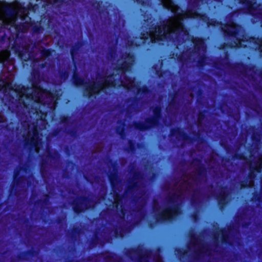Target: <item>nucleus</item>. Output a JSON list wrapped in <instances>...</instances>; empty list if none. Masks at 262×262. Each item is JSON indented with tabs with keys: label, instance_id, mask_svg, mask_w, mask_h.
<instances>
[{
	"label": "nucleus",
	"instance_id": "47",
	"mask_svg": "<svg viewBox=\"0 0 262 262\" xmlns=\"http://www.w3.org/2000/svg\"><path fill=\"white\" fill-rule=\"evenodd\" d=\"M2 89H3L4 92H6L7 90H13V86L11 83H7L4 86L0 84V90H1Z\"/></svg>",
	"mask_w": 262,
	"mask_h": 262
},
{
	"label": "nucleus",
	"instance_id": "29",
	"mask_svg": "<svg viewBox=\"0 0 262 262\" xmlns=\"http://www.w3.org/2000/svg\"><path fill=\"white\" fill-rule=\"evenodd\" d=\"M4 10L8 17H14L15 19L17 18L18 12L16 9L9 6H5L4 8Z\"/></svg>",
	"mask_w": 262,
	"mask_h": 262
},
{
	"label": "nucleus",
	"instance_id": "28",
	"mask_svg": "<svg viewBox=\"0 0 262 262\" xmlns=\"http://www.w3.org/2000/svg\"><path fill=\"white\" fill-rule=\"evenodd\" d=\"M102 3V1L98 0H95L91 3V6L95 9L99 15L103 14L105 11V10L107 9V7L103 9L102 8L101 5Z\"/></svg>",
	"mask_w": 262,
	"mask_h": 262
},
{
	"label": "nucleus",
	"instance_id": "58",
	"mask_svg": "<svg viewBox=\"0 0 262 262\" xmlns=\"http://www.w3.org/2000/svg\"><path fill=\"white\" fill-rule=\"evenodd\" d=\"M10 26L9 21L6 20H3L1 24V28H8Z\"/></svg>",
	"mask_w": 262,
	"mask_h": 262
},
{
	"label": "nucleus",
	"instance_id": "26",
	"mask_svg": "<svg viewBox=\"0 0 262 262\" xmlns=\"http://www.w3.org/2000/svg\"><path fill=\"white\" fill-rule=\"evenodd\" d=\"M178 95V92H175L172 94H170L169 96L171 99L168 103V107H167V112H170L173 109L176 108V106L178 104V102L176 100V98Z\"/></svg>",
	"mask_w": 262,
	"mask_h": 262
},
{
	"label": "nucleus",
	"instance_id": "56",
	"mask_svg": "<svg viewBox=\"0 0 262 262\" xmlns=\"http://www.w3.org/2000/svg\"><path fill=\"white\" fill-rule=\"evenodd\" d=\"M233 158L238 160L245 159L246 158L242 153H235L233 156Z\"/></svg>",
	"mask_w": 262,
	"mask_h": 262
},
{
	"label": "nucleus",
	"instance_id": "33",
	"mask_svg": "<svg viewBox=\"0 0 262 262\" xmlns=\"http://www.w3.org/2000/svg\"><path fill=\"white\" fill-rule=\"evenodd\" d=\"M37 253L36 251L35 250L31 249L26 251L22 252L17 256V258L19 260H25L26 259L25 257H33L36 255Z\"/></svg>",
	"mask_w": 262,
	"mask_h": 262
},
{
	"label": "nucleus",
	"instance_id": "57",
	"mask_svg": "<svg viewBox=\"0 0 262 262\" xmlns=\"http://www.w3.org/2000/svg\"><path fill=\"white\" fill-rule=\"evenodd\" d=\"M189 236L190 239L192 241H197L198 239V236H196V234L193 231H191V232H189Z\"/></svg>",
	"mask_w": 262,
	"mask_h": 262
},
{
	"label": "nucleus",
	"instance_id": "18",
	"mask_svg": "<svg viewBox=\"0 0 262 262\" xmlns=\"http://www.w3.org/2000/svg\"><path fill=\"white\" fill-rule=\"evenodd\" d=\"M100 254L105 262H121L122 260L121 256L110 250H105Z\"/></svg>",
	"mask_w": 262,
	"mask_h": 262
},
{
	"label": "nucleus",
	"instance_id": "14",
	"mask_svg": "<svg viewBox=\"0 0 262 262\" xmlns=\"http://www.w3.org/2000/svg\"><path fill=\"white\" fill-rule=\"evenodd\" d=\"M132 177L128 181V185L127 186L125 192H133L139 187L138 180L142 178V174L139 171L134 170L132 172Z\"/></svg>",
	"mask_w": 262,
	"mask_h": 262
},
{
	"label": "nucleus",
	"instance_id": "48",
	"mask_svg": "<svg viewBox=\"0 0 262 262\" xmlns=\"http://www.w3.org/2000/svg\"><path fill=\"white\" fill-rule=\"evenodd\" d=\"M70 119L69 116L63 115L60 118V122L64 124H68L70 122Z\"/></svg>",
	"mask_w": 262,
	"mask_h": 262
},
{
	"label": "nucleus",
	"instance_id": "8",
	"mask_svg": "<svg viewBox=\"0 0 262 262\" xmlns=\"http://www.w3.org/2000/svg\"><path fill=\"white\" fill-rule=\"evenodd\" d=\"M206 39L201 36H192L191 42L193 45V48H189L187 52L190 54L199 55L206 50Z\"/></svg>",
	"mask_w": 262,
	"mask_h": 262
},
{
	"label": "nucleus",
	"instance_id": "27",
	"mask_svg": "<svg viewBox=\"0 0 262 262\" xmlns=\"http://www.w3.org/2000/svg\"><path fill=\"white\" fill-rule=\"evenodd\" d=\"M262 156L260 159H259V161H257L254 167L250 166V172L249 173V177L250 178H254L255 177V174L254 173L253 171L255 170L257 172H260L261 169L262 168Z\"/></svg>",
	"mask_w": 262,
	"mask_h": 262
},
{
	"label": "nucleus",
	"instance_id": "62",
	"mask_svg": "<svg viewBox=\"0 0 262 262\" xmlns=\"http://www.w3.org/2000/svg\"><path fill=\"white\" fill-rule=\"evenodd\" d=\"M6 34L4 33L3 35L0 36V43L1 44H4L6 39Z\"/></svg>",
	"mask_w": 262,
	"mask_h": 262
},
{
	"label": "nucleus",
	"instance_id": "24",
	"mask_svg": "<svg viewBox=\"0 0 262 262\" xmlns=\"http://www.w3.org/2000/svg\"><path fill=\"white\" fill-rule=\"evenodd\" d=\"M30 23H31V21H26L18 24H15V21L14 20L13 21V24L15 25V29L16 31L18 32H25L27 31L30 27Z\"/></svg>",
	"mask_w": 262,
	"mask_h": 262
},
{
	"label": "nucleus",
	"instance_id": "17",
	"mask_svg": "<svg viewBox=\"0 0 262 262\" xmlns=\"http://www.w3.org/2000/svg\"><path fill=\"white\" fill-rule=\"evenodd\" d=\"M33 136L30 139L25 138L24 140V145H29L32 147L39 149V132L36 126H34L32 129Z\"/></svg>",
	"mask_w": 262,
	"mask_h": 262
},
{
	"label": "nucleus",
	"instance_id": "53",
	"mask_svg": "<svg viewBox=\"0 0 262 262\" xmlns=\"http://www.w3.org/2000/svg\"><path fill=\"white\" fill-rule=\"evenodd\" d=\"M64 3V0H53V5L58 8H61Z\"/></svg>",
	"mask_w": 262,
	"mask_h": 262
},
{
	"label": "nucleus",
	"instance_id": "16",
	"mask_svg": "<svg viewBox=\"0 0 262 262\" xmlns=\"http://www.w3.org/2000/svg\"><path fill=\"white\" fill-rule=\"evenodd\" d=\"M143 252V245L140 244L137 248H130L126 249L124 254L131 259H133L134 255L137 254L138 256L139 262H142V259L143 258V255H142Z\"/></svg>",
	"mask_w": 262,
	"mask_h": 262
},
{
	"label": "nucleus",
	"instance_id": "13",
	"mask_svg": "<svg viewBox=\"0 0 262 262\" xmlns=\"http://www.w3.org/2000/svg\"><path fill=\"white\" fill-rule=\"evenodd\" d=\"M111 166L113 168V172L108 174V179L110 183L111 188L113 191L117 190V184L120 182L117 170V163L116 161H113L112 159L110 160Z\"/></svg>",
	"mask_w": 262,
	"mask_h": 262
},
{
	"label": "nucleus",
	"instance_id": "19",
	"mask_svg": "<svg viewBox=\"0 0 262 262\" xmlns=\"http://www.w3.org/2000/svg\"><path fill=\"white\" fill-rule=\"evenodd\" d=\"M228 195V191L225 187H221V191L215 198L217 201V204L221 210H222L227 205V197Z\"/></svg>",
	"mask_w": 262,
	"mask_h": 262
},
{
	"label": "nucleus",
	"instance_id": "36",
	"mask_svg": "<svg viewBox=\"0 0 262 262\" xmlns=\"http://www.w3.org/2000/svg\"><path fill=\"white\" fill-rule=\"evenodd\" d=\"M48 165V160L46 159H42L40 163V173L42 177H44L47 173L46 167Z\"/></svg>",
	"mask_w": 262,
	"mask_h": 262
},
{
	"label": "nucleus",
	"instance_id": "2",
	"mask_svg": "<svg viewBox=\"0 0 262 262\" xmlns=\"http://www.w3.org/2000/svg\"><path fill=\"white\" fill-rule=\"evenodd\" d=\"M98 71L96 72V79L94 82L90 80L85 81V79L79 76L78 73L74 72L72 76V83L76 87L83 86V92L85 96L91 98L94 95H97L101 90V84L98 83Z\"/></svg>",
	"mask_w": 262,
	"mask_h": 262
},
{
	"label": "nucleus",
	"instance_id": "22",
	"mask_svg": "<svg viewBox=\"0 0 262 262\" xmlns=\"http://www.w3.org/2000/svg\"><path fill=\"white\" fill-rule=\"evenodd\" d=\"M30 27H31V34L33 36L41 35L44 31V28L41 25V21L36 22L31 21Z\"/></svg>",
	"mask_w": 262,
	"mask_h": 262
},
{
	"label": "nucleus",
	"instance_id": "54",
	"mask_svg": "<svg viewBox=\"0 0 262 262\" xmlns=\"http://www.w3.org/2000/svg\"><path fill=\"white\" fill-rule=\"evenodd\" d=\"M152 210L153 211H157L160 209V206L159 205V203L156 200H153V204H152Z\"/></svg>",
	"mask_w": 262,
	"mask_h": 262
},
{
	"label": "nucleus",
	"instance_id": "11",
	"mask_svg": "<svg viewBox=\"0 0 262 262\" xmlns=\"http://www.w3.org/2000/svg\"><path fill=\"white\" fill-rule=\"evenodd\" d=\"M238 1L240 4L245 6L246 10V11L245 12V13L254 16L255 15L254 12L258 11V15L262 17V8H260L261 6V4H257L255 2H254L251 0Z\"/></svg>",
	"mask_w": 262,
	"mask_h": 262
},
{
	"label": "nucleus",
	"instance_id": "15",
	"mask_svg": "<svg viewBox=\"0 0 262 262\" xmlns=\"http://www.w3.org/2000/svg\"><path fill=\"white\" fill-rule=\"evenodd\" d=\"M134 60V54L130 52H122L119 57V61L121 63H112L111 66H135L133 62Z\"/></svg>",
	"mask_w": 262,
	"mask_h": 262
},
{
	"label": "nucleus",
	"instance_id": "41",
	"mask_svg": "<svg viewBox=\"0 0 262 262\" xmlns=\"http://www.w3.org/2000/svg\"><path fill=\"white\" fill-rule=\"evenodd\" d=\"M200 193V190L198 189H195L193 190V194L191 195L190 202L193 205L197 202L198 194Z\"/></svg>",
	"mask_w": 262,
	"mask_h": 262
},
{
	"label": "nucleus",
	"instance_id": "46",
	"mask_svg": "<svg viewBox=\"0 0 262 262\" xmlns=\"http://www.w3.org/2000/svg\"><path fill=\"white\" fill-rule=\"evenodd\" d=\"M32 76L33 79L32 85L34 86L35 83H37L36 79H38V78L39 77V73L37 71H33L32 73Z\"/></svg>",
	"mask_w": 262,
	"mask_h": 262
},
{
	"label": "nucleus",
	"instance_id": "45",
	"mask_svg": "<svg viewBox=\"0 0 262 262\" xmlns=\"http://www.w3.org/2000/svg\"><path fill=\"white\" fill-rule=\"evenodd\" d=\"M137 94H146L149 92V90L146 85H144L142 88L137 89Z\"/></svg>",
	"mask_w": 262,
	"mask_h": 262
},
{
	"label": "nucleus",
	"instance_id": "55",
	"mask_svg": "<svg viewBox=\"0 0 262 262\" xmlns=\"http://www.w3.org/2000/svg\"><path fill=\"white\" fill-rule=\"evenodd\" d=\"M43 91L48 95L49 97L52 98L53 100H54L56 97L55 94L53 92H51L50 90H47L46 89H44Z\"/></svg>",
	"mask_w": 262,
	"mask_h": 262
},
{
	"label": "nucleus",
	"instance_id": "3",
	"mask_svg": "<svg viewBox=\"0 0 262 262\" xmlns=\"http://www.w3.org/2000/svg\"><path fill=\"white\" fill-rule=\"evenodd\" d=\"M151 110L153 115L146 118L144 122L140 121L134 122V126L136 130L144 132L150 130L160 125V121L162 118L161 106L157 105L152 107Z\"/></svg>",
	"mask_w": 262,
	"mask_h": 262
},
{
	"label": "nucleus",
	"instance_id": "30",
	"mask_svg": "<svg viewBox=\"0 0 262 262\" xmlns=\"http://www.w3.org/2000/svg\"><path fill=\"white\" fill-rule=\"evenodd\" d=\"M196 66H258L256 63H244L243 62H236L235 63H227L225 64H217L216 63L210 64V63H199L196 64ZM259 66H262V64H260Z\"/></svg>",
	"mask_w": 262,
	"mask_h": 262
},
{
	"label": "nucleus",
	"instance_id": "40",
	"mask_svg": "<svg viewBox=\"0 0 262 262\" xmlns=\"http://www.w3.org/2000/svg\"><path fill=\"white\" fill-rule=\"evenodd\" d=\"M207 111L205 110H202L199 112L198 114V124H201L206 118V113Z\"/></svg>",
	"mask_w": 262,
	"mask_h": 262
},
{
	"label": "nucleus",
	"instance_id": "64",
	"mask_svg": "<svg viewBox=\"0 0 262 262\" xmlns=\"http://www.w3.org/2000/svg\"><path fill=\"white\" fill-rule=\"evenodd\" d=\"M104 83L107 85H112L114 82L112 80L105 79Z\"/></svg>",
	"mask_w": 262,
	"mask_h": 262
},
{
	"label": "nucleus",
	"instance_id": "43",
	"mask_svg": "<svg viewBox=\"0 0 262 262\" xmlns=\"http://www.w3.org/2000/svg\"><path fill=\"white\" fill-rule=\"evenodd\" d=\"M261 199L262 196L260 193L254 192L253 193V196L251 200L253 202L260 203L261 202Z\"/></svg>",
	"mask_w": 262,
	"mask_h": 262
},
{
	"label": "nucleus",
	"instance_id": "23",
	"mask_svg": "<svg viewBox=\"0 0 262 262\" xmlns=\"http://www.w3.org/2000/svg\"><path fill=\"white\" fill-rule=\"evenodd\" d=\"M11 50L15 55L20 58V57H22L23 53L24 52V46L23 47V50H21L20 44L18 43L17 42V40L15 39L12 44Z\"/></svg>",
	"mask_w": 262,
	"mask_h": 262
},
{
	"label": "nucleus",
	"instance_id": "63",
	"mask_svg": "<svg viewBox=\"0 0 262 262\" xmlns=\"http://www.w3.org/2000/svg\"><path fill=\"white\" fill-rule=\"evenodd\" d=\"M240 186L241 188H246L248 187V185L246 181H243L241 182Z\"/></svg>",
	"mask_w": 262,
	"mask_h": 262
},
{
	"label": "nucleus",
	"instance_id": "9",
	"mask_svg": "<svg viewBox=\"0 0 262 262\" xmlns=\"http://www.w3.org/2000/svg\"><path fill=\"white\" fill-rule=\"evenodd\" d=\"M39 52L40 57L45 61V62L39 64L38 66H66L60 63L55 64L57 57L56 56V52L54 49L42 47Z\"/></svg>",
	"mask_w": 262,
	"mask_h": 262
},
{
	"label": "nucleus",
	"instance_id": "34",
	"mask_svg": "<svg viewBox=\"0 0 262 262\" xmlns=\"http://www.w3.org/2000/svg\"><path fill=\"white\" fill-rule=\"evenodd\" d=\"M50 196L49 194L46 193L43 195V199L38 200L35 202V205L40 206L41 208H45V206L48 205L50 203Z\"/></svg>",
	"mask_w": 262,
	"mask_h": 262
},
{
	"label": "nucleus",
	"instance_id": "49",
	"mask_svg": "<svg viewBox=\"0 0 262 262\" xmlns=\"http://www.w3.org/2000/svg\"><path fill=\"white\" fill-rule=\"evenodd\" d=\"M100 240L99 236L97 235H95L93 238H92L90 245L93 247H95L97 244L98 243L99 241Z\"/></svg>",
	"mask_w": 262,
	"mask_h": 262
},
{
	"label": "nucleus",
	"instance_id": "12",
	"mask_svg": "<svg viewBox=\"0 0 262 262\" xmlns=\"http://www.w3.org/2000/svg\"><path fill=\"white\" fill-rule=\"evenodd\" d=\"M28 41L24 46V52L22 57L20 59L25 61L34 60L35 59V55L33 49L36 46V42L32 39L28 38Z\"/></svg>",
	"mask_w": 262,
	"mask_h": 262
},
{
	"label": "nucleus",
	"instance_id": "60",
	"mask_svg": "<svg viewBox=\"0 0 262 262\" xmlns=\"http://www.w3.org/2000/svg\"><path fill=\"white\" fill-rule=\"evenodd\" d=\"M60 131H61L60 128H57L54 129L53 130L52 133V136L57 137L59 135V134H60Z\"/></svg>",
	"mask_w": 262,
	"mask_h": 262
},
{
	"label": "nucleus",
	"instance_id": "32",
	"mask_svg": "<svg viewBox=\"0 0 262 262\" xmlns=\"http://www.w3.org/2000/svg\"><path fill=\"white\" fill-rule=\"evenodd\" d=\"M128 145L126 148V150L128 152L135 153L137 150V147H139L140 143H137L132 140L129 139L127 142Z\"/></svg>",
	"mask_w": 262,
	"mask_h": 262
},
{
	"label": "nucleus",
	"instance_id": "4",
	"mask_svg": "<svg viewBox=\"0 0 262 262\" xmlns=\"http://www.w3.org/2000/svg\"><path fill=\"white\" fill-rule=\"evenodd\" d=\"M179 198V195L176 193H172L168 197L167 201L169 203L172 204V206L166 207L162 212L156 215L157 222L163 223L172 221L181 213L179 205L175 204L176 200Z\"/></svg>",
	"mask_w": 262,
	"mask_h": 262
},
{
	"label": "nucleus",
	"instance_id": "51",
	"mask_svg": "<svg viewBox=\"0 0 262 262\" xmlns=\"http://www.w3.org/2000/svg\"><path fill=\"white\" fill-rule=\"evenodd\" d=\"M37 6V5H33V4L32 3H29L27 7H23V9L24 10H32V11H34L36 9V7Z\"/></svg>",
	"mask_w": 262,
	"mask_h": 262
},
{
	"label": "nucleus",
	"instance_id": "50",
	"mask_svg": "<svg viewBox=\"0 0 262 262\" xmlns=\"http://www.w3.org/2000/svg\"><path fill=\"white\" fill-rule=\"evenodd\" d=\"M127 45L129 47H139L140 46L139 43L133 39L128 40L127 42Z\"/></svg>",
	"mask_w": 262,
	"mask_h": 262
},
{
	"label": "nucleus",
	"instance_id": "44",
	"mask_svg": "<svg viewBox=\"0 0 262 262\" xmlns=\"http://www.w3.org/2000/svg\"><path fill=\"white\" fill-rule=\"evenodd\" d=\"M181 33H183L185 35L188 34L187 29L182 24L181 27L178 28L176 31V34L177 35H179Z\"/></svg>",
	"mask_w": 262,
	"mask_h": 262
},
{
	"label": "nucleus",
	"instance_id": "6",
	"mask_svg": "<svg viewBox=\"0 0 262 262\" xmlns=\"http://www.w3.org/2000/svg\"><path fill=\"white\" fill-rule=\"evenodd\" d=\"M183 15L187 18H197L202 22L206 23L208 27H217L222 25L221 21L214 18H210L205 13H199L196 10L188 9L187 11L183 13Z\"/></svg>",
	"mask_w": 262,
	"mask_h": 262
},
{
	"label": "nucleus",
	"instance_id": "35",
	"mask_svg": "<svg viewBox=\"0 0 262 262\" xmlns=\"http://www.w3.org/2000/svg\"><path fill=\"white\" fill-rule=\"evenodd\" d=\"M118 123H120L122 126L119 125L116 127V133L119 135L122 139H124L125 137V123L122 121H119Z\"/></svg>",
	"mask_w": 262,
	"mask_h": 262
},
{
	"label": "nucleus",
	"instance_id": "7",
	"mask_svg": "<svg viewBox=\"0 0 262 262\" xmlns=\"http://www.w3.org/2000/svg\"><path fill=\"white\" fill-rule=\"evenodd\" d=\"M193 134L195 137L189 136L181 128L176 127L170 129L169 136H176L178 140L182 139L185 142L190 143H192L196 141L198 143H202L205 141L204 139L201 136L200 133L194 132L193 133Z\"/></svg>",
	"mask_w": 262,
	"mask_h": 262
},
{
	"label": "nucleus",
	"instance_id": "1",
	"mask_svg": "<svg viewBox=\"0 0 262 262\" xmlns=\"http://www.w3.org/2000/svg\"><path fill=\"white\" fill-rule=\"evenodd\" d=\"M226 29H223L224 35L229 38H234L235 40L233 43L227 44L230 48H239L243 47L242 42H249L257 46V50L260 55L262 57V37H256L255 36L243 35V38L237 37L238 35L240 26L235 23L232 24H227Z\"/></svg>",
	"mask_w": 262,
	"mask_h": 262
},
{
	"label": "nucleus",
	"instance_id": "59",
	"mask_svg": "<svg viewBox=\"0 0 262 262\" xmlns=\"http://www.w3.org/2000/svg\"><path fill=\"white\" fill-rule=\"evenodd\" d=\"M259 135L256 133H253L251 136V139L253 141L258 142L259 141Z\"/></svg>",
	"mask_w": 262,
	"mask_h": 262
},
{
	"label": "nucleus",
	"instance_id": "10",
	"mask_svg": "<svg viewBox=\"0 0 262 262\" xmlns=\"http://www.w3.org/2000/svg\"><path fill=\"white\" fill-rule=\"evenodd\" d=\"M85 43L84 40H78L72 45L70 48V55L72 60V64L67 66H94L92 64L83 63V64H77V62L80 57V49ZM94 66H98L96 63Z\"/></svg>",
	"mask_w": 262,
	"mask_h": 262
},
{
	"label": "nucleus",
	"instance_id": "31",
	"mask_svg": "<svg viewBox=\"0 0 262 262\" xmlns=\"http://www.w3.org/2000/svg\"><path fill=\"white\" fill-rule=\"evenodd\" d=\"M81 229L79 226H74L68 233V235L73 241H76L78 236L81 234Z\"/></svg>",
	"mask_w": 262,
	"mask_h": 262
},
{
	"label": "nucleus",
	"instance_id": "37",
	"mask_svg": "<svg viewBox=\"0 0 262 262\" xmlns=\"http://www.w3.org/2000/svg\"><path fill=\"white\" fill-rule=\"evenodd\" d=\"M18 171H15L13 174V185L18 186L21 182L23 176H19Z\"/></svg>",
	"mask_w": 262,
	"mask_h": 262
},
{
	"label": "nucleus",
	"instance_id": "5",
	"mask_svg": "<svg viewBox=\"0 0 262 262\" xmlns=\"http://www.w3.org/2000/svg\"><path fill=\"white\" fill-rule=\"evenodd\" d=\"M78 200H74L71 203L73 211L77 214L93 209L97 204L95 200L84 195L78 197Z\"/></svg>",
	"mask_w": 262,
	"mask_h": 262
},
{
	"label": "nucleus",
	"instance_id": "38",
	"mask_svg": "<svg viewBox=\"0 0 262 262\" xmlns=\"http://www.w3.org/2000/svg\"><path fill=\"white\" fill-rule=\"evenodd\" d=\"M125 233L126 230L122 227L120 228V230L117 227L114 230V236L116 238L123 237Z\"/></svg>",
	"mask_w": 262,
	"mask_h": 262
},
{
	"label": "nucleus",
	"instance_id": "42",
	"mask_svg": "<svg viewBox=\"0 0 262 262\" xmlns=\"http://www.w3.org/2000/svg\"><path fill=\"white\" fill-rule=\"evenodd\" d=\"M59 154L57 150H55L54 153H52L50 151H49L48 155L46 156V158L51 160L54 161L57 157H59Z\"/></svg>",
	"mask_w": 262,
	"mask_h": 262
},
{
	"label": "nucleus",
	"instance_id": "20",
	"mask_svg": "<svg viewBox=\"0 0 262 262\" xmlns=\"http://www.w3.org/2000/svg\"><path fill=\"white\" fill-rule=\"evenodd\" d=\"M192 163L195 165L198 166L197 169L198 179H193V180L198 181L199 179L203 178L206 176L207 169L205 166L202 164L201 160L198 158H194L192 159Z\"/></svg>",
	"mask_w": 262,
	"mask_h": 262
},
{
	"label": "nucleus",
	"instance_id": "39",
	"mask_svg": "<svg viewBox=\"0 0 262 262\" xmlns=\"http://www.w3.org/2000/svg\"><path fill=\"white\" fill-rule=\"evenodd\" d=\"M166 27V25L165 24L162 25H156L151 28L152 30L151 31V32H158L159 34H161L162 32L165 30Z\"/></svg>",
	"mask_w": 262,
	"mask_h": 262
},
{
	"label": "nucleus",
	"instance_id": "25",
	"mask_svg": "<svg viewBox=\"0 0 262 262\" xmlns=\"http://www.w3.org/2000/svg\"><path fill=\"white\" fill-rule=\"evenodd\" d=\"M232 230V227L229 226L227 229L225 228H222L220 229V232L222 234V242L223 244H229V241L230 239L229 233Z\"/></svg>",
	"mask_w": 262,
	"mask_h": 262
},
{
	"label": "nucleus",
	"instance_id": "52",
	"mask_svg": "<svg viewBox=\"0 0 262 262\" xmlns=\"http://www.w3.org/2000/svg\"><path fill=\"white\" fill-rule=\"evenodd\" d=\"M149 35L148 32H142L140 34V38L141 40L145 41L148 39Z\"/></svg>",
	"mask_w": 262,
	"mask_h": 262
},
{
	"label": "nucleus",
	"instance_id": "21",
	"mask_svg": "<svg viewBox=\"0 0 262 262\" xmlns=\"http://www.w3.org/2000/svg\"><path fill=\"white\" fill-rule=\"evenodd\" d=\"M106 58L108 61L112 62L115 63L119 62L117 48L116 46H110L108 47Z\"/></svg>",
	"mask_w": 262,
	"mask_h": 262
},
{
	"label": "nucleus",
	"instance_id": "61",
	"mask_svg": "<svg viewBox=\"0 0 262 262\" xmlns=\"http://www.w3.org/2000/svg\"><path fill=\"white\" fill-rule=\"evenodd\" d=\"M67 133L72 137H75L76 135L77 132L75 129H69L67 131Z\"/></svg>",
	"mask_w": 262,
	"mask_h": 262
}]
</instances>
